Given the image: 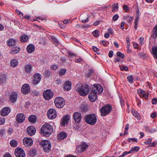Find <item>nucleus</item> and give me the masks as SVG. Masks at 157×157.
I'll list each match as a JSON object with an SVG mask.
<instances>
[{"label":"nucleus","instance_id":"obj_1","mask_svg":"<svg viewBox=\"0 0 157 157\" xmlns=\"http://www.w3.org/2000/svg\"><path fill=\"white\" fill-rule=\"evenodd\" d=\"M75 89L79 93V95L82 97L86 96L89 93L90 90L89 86L87 85H77L75 87Z\"/></svg>","mask_w":157,"mask_h":157},{"label":"nucleus","instance_id":"obj_2","mask_svg":"<svg viewBox=\"0 0 157 157\" xmlns=\"http://www.w3.org/2000/svg\"><path fill=\"white\" fill-rule=\"evenodd\" d=\"M53 130V127L51 125L45 124L42 126L41 128V133L45 136H48L52 133Z\"/></svg>","mask_w":157,"mask_h":157},{"label":"nucleus","instance_id":"obj_3","mask_svg":"<svg viewBox=\"0 0 157 157\" xmlns=\"http://www.w3.org/2000/svg\"><path fill=\"white\" fill-rule=\"evenodd\" d=\"M84 120L87 124L93 125L97 122V117L94 114H88L85 116Z\"/></svg>","mask_w":157,"mask_h":157},{"label":"nucleus","instance_id":"obj_4","mask_svg":"<svg viewBox=\"0 0 157 157\" xmlns=\"http://www.w3.org/2000/svg\"><path fill=\"white\" fill-rule=\"evenodd\" d=\"M112 109V107L109 104L103 106L100 109V112L102 116L104 117L110 113Z\"/></svg>","mask_w":157,"mask_h":157},{"label":"nucleus","instance_id":"obj_5","mask_svg":"<svg viewBox=\"0 0 157 157\" xmlns=\"http://www.w3.org/2000/svg\"><path fill=\"white\" fill-rule=\"evenodd\" d=\"M40 144L44 151L48 152L51 150V144L48 140H42L40 142Z\"/></svg>","mask_w":157,"mask_h":157},{"label":"nucleus","instance_id":"obj_6","mask_svg":"<svg viewBox=\"0 0 157 157\" xmlns=\"http://www.w3.org/2000/svg\"><path fill=\"white\" fill-rule=\"evenodd\" d=\"M54 103L56 106L59 108L63 107L65 105L64 100L61 97H56Z\"/></svg>","mask_w":157,"mask_h":157},{"label":"nucleus","instance_id":"obj_7","mask_svg":"<svg viewBox=\"0 0 157 157\" xmlns=\"http://www.w3.org/2000/svg\"><path fill=\"white\" fill-rule=\"evenodd\" d=\"M53 96L52 91L49 89L44 91L43 93V97L45 99L49 100L52 98Z\"/></svg>","mask_w":157,"mask_h":157},{"label":"nucleus","instance_id":"obj_8","mask_svg":"<svg viewBox=\"0 0 157 157\" xmlns=\"http://www.w3.org/2000/svg\"><path fill=\"white\" fill-rule=\"evenodd\" d=\"M41 79V76L40 74L36 73L33 75L32 84L34 85L38 84L40 82Z\"/></svg>","mask_w":157,"mask_h":157},{"label":"nucleus","instance_id":"obj_9","mask_svg":"<svg viewBox=\"0 0 157 157\" xmlns=\"http://www.w3.org/2000/svg\"><path fill=\"white\" fill-rule=\"evenodd\" d=\"M91 90L96 94H100L102 92L103 89L100 85L97 84L94 85L92 87H91Z\"/></svg>","mask_w":157,"mask_h":157},{"label":"nucleus","instance_id":"obj_10","mask_svg":"<svg viewBox=\"0 0 157 157\" xmlns=\"http://www.w3.org/2000/svg\"><path fill=\"white\" fill-rule=\"evenodd\" d=\"M47 116L51 119L55 118L57 116L56 112L55 109H49L47 112Z\"/></svg>","mask_w":157,"mask_h":157},{"label":"nucleus","instance_id":"obj_11","mask_svg":"<svg viewBox=\"0 0 157 157\" xmlns=\"http://www.w3.org/2000/svg\"><path fill=\"white\" fill-rule=\"evenodd\" d=\"M15 153L17 157H25V151L21 148L16 149Z\"/></svg>","mask_w":157,"mask_h":157},{"label":"nucleus","instance_id":"obj_12","mask_svg":"<svg viewBox=\"0 0 157 157\" xmlns=\"http://www.w3.org/2000/svg\"><path fill=\"white\" fill-rule=\"evenodd\" d=\"M88 147V145L85 143H82L77 147V149L79 152L81 153L84 151Z\"/></svg>","mask_w":157,"mask_h":157},{"label":"nucleus","instance_id":"obj_13","mask_svg":"<svg viewBox=\"0 0 157 157\" xmlns=\"http://www.w3.org/2000/svg\"><path fill=\"white\" fill-rule=\"evenodd\" d=\"M97 94L94 91L91 90L88 97L89 100L92 102H94L97 99Z\"/></svg>","mask_w":157,"mask_h":157},{"label":"nucleus","instance_id":"obj_14","mask_svg":"<svg viewBox=\"0 0 157 157\" xmlns=\"http://www.w3.org/2000/svg\"><path fill=\"white\" fill-rule=\"evenodd\" d=\"M21 91L24 94H28L30 91L29 85L28 84H25L22 85Z\"/></svg>","mask_w":157,"mask_h":157},{"label":"nucleus","instance_id":"obj_15","mask_svg":"<svg viewBox=\"0 0 157 157\" xmlns=\"http://www.w3.org/2000/svg\"><path fill=\"white\" fill-rule=\"evenodd\" d=\"M73 117L76 123H79L81 120L82 116L79 112H75L73 114Z\"/></svg>","mask_w":157,"mask_h":157},{"label":"nucleus","instance_id":"obj_16","mask_svg":"<svg viewBox=\"0 0 157 157\" xmlns=\"http://www.w3.org/2000/svg\"><path fill=\"white\" fill-rule=\"evenodd\" d=\"M23 141L24 145L26 147H30L33 144V141L31 138H25Z\"/></svg>","mask_w":157,"mask_h":157},{"label":"nucleus","instance_id":"obj_17","mask_svg":"<svg viewBox=\"0 0 157 157\" xmlns=\"http://www.w3.org/2000/svg\"><path fill=\"white\" fill-rule=\"evenodd\" d=\"M25 116L23 113L18 114L16 117V121L19 123H22L25 120Z\"/></svg>","mask_w":157,"mask_h":157},{"label":"nucleus","instance_id":"obj_18","mask_svg":"<svg viewBox=\"0 0 157 157\" xmlns=\"http://www.w3.org/2000/svg\"><path fill=\"white\" fill-rule=\"evenodd\" d=\"M70 119V117L68 115H67L63 117H62L61 119V124L62 126H65L66 124L68 123V121Z\"/></svg>","mask_w":157,"mask_h":157},{"label":"nucleus","instance_id":"obj_19","mask_svg":"<svg viewBox=\"0 0 157 157\" xmlns=\"http://www.w3.org/2000/svg\"><path fill=\"white\" fill-rule=\"evenodd\" d=\"M27 133L30 136H33L36 132V129L33 126L29 127L27 129Z\"/></svg>","mask_w":157,"mask_h":157},{"label":"nucleus","instance_id":"obj_20","mask_svg":"<svg viewBox=\"0 0 157 157\" xmlns=\"http://www.w3.org/2000/svg\"><path fill=\"white\" fill-rule=\"evenodd\" d=\"M17 94L16 93L12 92L10 95V99L12 102H14L17 100Z\"/></svg>","mask_w":157,"mask_h":157},{"label":"nucleus","instance_id":"obj_21","mask_svg":"<svg viewBox=\"0 0 157 157\" xmlns=\"http://www.w3.org/2000/svg\"><path fill=\"white\" fill-rule=\"evenodd\" d=\"M10 111V109L8 107L3 108L1 110V114L2 116H5L8 115Z\"/></svg>","mask_w":157,"mask_h":157},{"label":"nucleus","instance_id":"obj_22","mask_svg":"<svg viewBox=\"0 0 157 157\" xmlns=\"http://www.w3.org/2000/svg\"><path fill=\"white\" fill-rule=\"evenodd\" d=\"M32 69V66L31 64H27L25 65L24 67V69L25 73L29 74H30Z\"/></svg>","mask_w":157,"mask_h":157},{"label":"nucleus","instance_id":"obj_23","mask_svg":"<svg viewBox=\"0 0 157 157\" xmlns=\"http://www.w3.org/2000/svg\"><path fill=\"white\" fill-rule=\"evenodd\" d=\"M71 84L69 81H67L65 82L64 85V87L65 90L67 91L70 90L71 88Z\"/></svg>","mask_w":157,"mask_h":157},{"label":"nucleus","instance_id":"obj_24","mask_svg":"<svg viewBox=\"0 0 157 157\" xmlns=\"http://www.w3.org/2000/svg\"><path fill=\"white\" fill-rule=\"evenodd\" d=\"M26 49L28 53H32L35 50V47L33 45L30 44L27 46Z\"/></svg>","mask_w":157,"mask_h":157},{"label":"nucleus","instance_id":"obj_25","mask_svg":"<svg viewBox=\"0 0 157 157\" xmlns=\"http://www.w3.org/2000/svg\"><path fill=\"white\" fill-rule=\"evenodd\" d=\"M20 50V48L18 47H15L12 48L10 52L11 54H14L18 53Z\"/></svg>","mask_w":157,"mask_h":157},{"label":"nucleus","instance_id":"obj_26","mask_svg":"<svg viewBox=\"0 0 157 157\" xmlns=\"http://www.w3.org/2000/svg\"><path fill=\"white\" fill-rule=\"evenodd\" d=\"M16 43V40L13 39H10L7 42V45L10 46H13L15 45Z\"/></svg>","mask_w":157,"mask_h":157},{"label":"nucleus","instance_id":"obj_27","mask_svg":"<svg viewBox=\"0 0 157 157\" xmlns=\"http://www.w3.org/2000/svg\"><path fill=\"white\" fill-rule=\"evenodd\" d=\"M67 136V134L65 132H62L59 134L58 137L59 139L63 140L66 138Z\"/></svg>","mask_w":157,"mask_h":157},{"label":"nucleus","instance_id":"obj_28","mask_svg":"<svg viewBox=\"0 0 157 157\" xmlns=\"http://www.w3.org/2000/svg\"><path fill=\"white\" fill-rule=\"evenodd\" d=\"M29 39V36L26 35L21 36L20 37L21 42H27Z\"/></svg>","mask_w":157,"mask_h":157},{"label":"nucleus","instance_id":"obj_29","mask_svg":"<svg viewBox=\"0 0 157 157\" xmlns=\"http://www.w3.org/2000/svg\"><path fill=\"white\" fill-rule=\"evenodd\" d=\"M29 122L33 123H35L36 121V117L34 115H30L28 118Z\"/></svg>","mask_w":157,"mask_h":157},{"label":"nucleus","instance_id":"obj_30","mask_svg":"<svg viewBox=\"0 0 157 157\" xmlns=\"http://www.w3.org/2000/svg\"><path fill=\"white\" fill-rule=\"evenodd\" d=\"M29 154L32 157H34L36 154V151L35 149H32L28 151Z\"/></svg>","mask_w":157,"mask_h":157},{"label":"nucleus","instance_id":"obj_31","mask_svg":"<svg viewBox=\"0 0 157 157\" xmlns=\"http://www.w3.org/2000/svg\"><path fill=\"white\" fill-rule=\"evenodd\" d=\"M153 57L157 59V47H153L152 48Z\"/></svg>","mask_w":157,"mask_h":157},{"label":"nucleus","instance_id":"obj_32","mask_svg":"<svg viewBox=\"0 0 157 157\" xmlns=\"http://www.w3.org/2000/svg\"><path fill=\"white\" fill-rule=\"evenodd\" d=\"M132 112L133 115L136 118L138 119H140V116L136 111H135L134 109H132Z\"/></svg>","mask_w":157,"mask_h":157},{"label":"nucleus","instance_id":"obj_33","mask_svg":"<svg viewBox=\"0 0 157 157\" xmlns=\"http://www.w3.org/2000/svg\"><path fill=\"white\" fill-rule=\"evenodd\" d=\"M112 11L113 12H114L118 10V4L117 3L114 4L112 5Z\"/></svg>","mask_w":157,"mask_h":157},{"label":"nucleus","instance_id":"obj_34","mask_svg":"<svg viewBox=\"0 0 157 157\" xmlns=\"http://www.w3.org/2000/svg\"><path fill=\"white\" fill-rule=\"evenodd\" d=\"M67 71V69L64 68H62L59 72V75L62 76L65 75Z\"/></svg>","mask_w":157,"mask_h":157},{"label":"nucleus","instance_id":"obj_35","mask_svg":"<svg viewBox=\"0 0 157 157\" xmlns=\"http://www.w3.org/2000/svg\"><path fill=\"white\" fill-rule=\"evenodd\" d=\"M18 63L17 61L15 59H13L10 62V64L12 66L15 67L17 65Z\"/></svg>","mask_w":157,"mask_h":157},{"label":"nucleus","instance_id":"obj_36","mask_svg":"<svg viewBox=\"0 0 157 157\" xmlns=\"http://www.w3.org/2000/svg\"><path fill=\"white\" fill-rule=\"evenodd\" d=\"M10 144L11 146L15 147L17 146V143L16 140H12L10 141Z\"/></svg>","mask_w":157,"mask_h":157},{"label":"nucleus","instance_id":"obj_37","mask_svg":"<svg viewBox=\"0 0 157 157\" xmlns=\"http://www.w3.org/2000/svg\"><path fill=\"white\" fill-rule=\"evenodd\" d=\"M127 79L129 83H132L133 82V76L132 75H129L127 76Z\"/></svg>","mask_w":157,"mask_h":157},{"label":"nucleus","instance_id":"obj_38","mask_svg":"<svg viewBox=\"0 0 157 157\" xmlns=\"http://www.w3.org/2000/svg\"><path fill=\"white\" fill-rule=\"evenodd\" d=\"M145 92V91L144 90H142L140 89H139L137 90V93L138 94H139L140 97H141V96H142L144 94Z\"/></svg>","mask_w":157,"mask_h":157},{"label":"nucleus","instance_id":"obj_39","mask_svg":"<svg viewBox=\"0 0 157 157\" xmlns=\"http://www.w3.org/2000/svg\"><path fill=\"white\" fill-rule=\"evenodd\" d=\"M139 149V147L137 146H135L134 147H132L131 148V150L129 151V153H132L134 151H138Z\"/></svg>","mask_w":157,"mask_h":157},{"label":"nucleus","instance_id":"obj_40","mask_svg":"<svg viewBox=\"0 0 157 157\" xmlns=\"http://www.w3.org/2000/svg\"><path fill=\"white\" fill-rule=\"evenodd\" d=\"M149 94V93L148 92H145V94H144L142 96H141L140 97L141 98H145V99H148V95Z\"/></svg>","mask_w":157,"mask_h":157},{"label":"nucleus","instance_id":"obj_41","mask_svg":"<svg viewBox=\"0 0 157 157\" xmlns=\"http://www.w3.org/2000/svg\"><path fill=\"white\" fill-rule=\"evenodd\" d=\"M6 79V77L5 75H2L0 77V80L1 82L4 83L5 82Z\"/></svg>","mask_w":157,"mask_h":157},{"label":"nucleus","instance_id":"obj_42","mask_svg":"<svg viewBox=\"0 0 157 157\" xmlns=\"http://www.w3.org/2000/svg\"><path fill=\"white\" fill-rule=\"evenodd\" d=\"M93 35L95 37H98L99 36V31L98 30H95L92 33Z\"/></svg>","mask_w":157,"mask_h":157},{"label":"nucleus","instance_id":"obj_43","mask_svg":"<svg viewBox=\"0 0 157 157\" xmlns=\"http://www.w3.org/2000/svg\"><path fill=\"white\" fill-rule=\"evenodd\" d=\"M50 72L48 70H47L45 71V75L46 77H49L50 75Z\"/></svg>","mask_w":157,"mask_h":157},{"label":"nucleus","instance_id":"obj_44","mask_svg":"<svg viewBox=\"0 0 157 157\" xmlns=\"http://www.w3.org/2000/svg\"><path fill=\"white\" fill-rule=\"evenodd\" d=\"M117 56L121 58H123L124 57V55L122 54L121 52H117Z\"/></svg>","mask_w":157,"mask_h":157},{"label":"nucleus","instance_id":"obj_45","mask_svg":"<svg viewBox=\"0 0 157 157\" xmlns=\"http://www.w3.org/2000/svg\"><path fill=\"white\" fill-rule=\"evenodd\" d=\"M94 71L92 69H89L88 71L87 76L89 77L92 74H93Z\"/></svg>","mask_w":157,"mask_h":157},{"label":"nucleus","instance_id":"obj_46","mask_svg":"<svg viewBox=\"0 0 157 157\" xmlns=\"http://www.w3.org/2000/svg\"><path fill=\"white\" fill-rule=\"evenodd\" d=\"M121 71H127L128 70V67L126 66H122L120 68Z\"/></svg>","mask_w":157,"mask_h":157},{"label":"nucleus","instance_id":"obj_47","mask_svg":"<svg viewBox=\"0 0 157 157\" xmlns=\"http://www.w3.org/2000/svg\"><path fill=\"white\" fill-rule=\"evenodd\" d=\"M5 122V118L4 117H0V124H3Z\"/></svg>","mask_w":157,"mask_h":157},{"label":"nucleus","instance_id":"obj_48","mask_svg":"<svg viewBox=\"0 0 157 157\" xmlns=\"http://www.w3.org/2000/svg\"><path fill=\"white\" fill-rule=\"evenodd\" d=\"M123 9L125 10V12H127L128 11L129 9L127 5H124L123 6Z\"/></svg>","mask_w":157,"mask_h":157},{"label":"nucleus","instance_id":"obj_49","mask_svg":"<svg viewBox=\"0 0 157 157\" xmlns=\"http://www.w3.org/2000/svg\"><path fill=\"white\" fill-rule=\"evenodd\" d=\"M131 140L132 141H135L136 142H138V140L137 139H135V138H128V141L129 142H131Z\"/></svg>","mask_w":157,"mask_h":157},{"label":"nucleus","instance_id":"obj_50","mask_svg":"<svg viewBox=\"0 0 157 157\" xmlns=\"http://www.w3.org/2000/svg\"><path fill=\"white\" fill-rule=\"evenodd\" d=\"M119 18V16L117 14L115 15L113 17V19L114 21H116Z\"/></svg>","mask_w":157,"mask_h":157},{"label":"nucleus","instance_id":"obj_51","mask_svg":"<svg viewBox=\"0 0 157 157\" xmlns=\"http://www.w3.org/2000/svg\"><path fill=\"white\" fill-rule=\"evenodd\" d=\"M144 40V38L142 37H140L138 39V41L141 44V45H142L143 44V40Z\"/></svg>","mask_w":157,"mask_h":157},{"label":"nucleus","instance_id":"obj_52","mask_svg":"<svg viewBox=\"0 0 157 157\" xmlns=\"http://www.w3.org/2000/svg\"><path fill=\"white\" fill-rule=\"evenodd\" d=\"M52 40H53L54 42H55L56 44H58L59 42L57 39L55 37H52Z\"/></svg>","mask_w":157,"mask_h":157},{"label":"nucleus","instance_id":"obj_53","mask_svg":"<svg viewBox=\"0 0 157 157\" xmlns=\"http://www.w3.org/2000/svg\"><path fill=\"white\" fill-rule=\"evenodd\" d=\"M151 140H152L151 139L149 138L148 140L147 141H146L144 142V143L146 145H147L149 144H151Z\"/></svg>","mask_w":157,"mask_h":157},{"label":"nucleus","instance_id":"obj_54","mask_svg":"<svg viewBox=\"0 0 157 157\" xmlns=\"http://www.w3.org/2000/svg\"><path fill=\"white\" fill-rule=\"evenodd\" d=\"M58 66L56 64L52 65L51 66V68L55 70H56L58 68Z\"/></svg>","mask_w":157,"mask_h":157},{"label":"nucleus","instance_id":"obj_55","mask_svg":"<svg viewBox=\"0 0 157 157\" xmlns=\"http://www.w3.org/2000/svg\"><path fill=\"white\" fill-rule=\"evenodd\" d=\"M60 60L63 64L66 62V59L65 57H62L60 58Z\"/></svg>","mask_w":157,"mask_h":157},{"label":"nucleus","instance_id":"obj_56","mask_svg":"<svg viewBox=\"0 0 157 157\" xmlns=\"http://www.w3.org/2000/svg\"><path fill=\"white\" fill-rule=\"evenodd\" d=\"M140 12L139 11V9L138 7H137V9L136 11V16H138L140 17Z\"/></svg>","mask_w":157,"mask_h":157},{"label":"nucleus","instance_id":"obj_57","mask_svg":"<svg viewBox=\"0 0 157 157\" xmlns=\"http://www.w3.org/2000/svg\"><path fill=\"white\" fill-rule=\"evenodd\" d=\"M92 49L95 52H97L99 51V49L94 46L92 47Z\"/></svg>","mask_w":157,"mask_h":157},{"label":"nucleus","instance_id":"obj_58","mask_svg":"<svg viewBox=\"0 0 157 157\" xmlns=\"http://www.w3.org/2000/svg\"><path fill=\"white\" fill-rule=\"evenodd\" d=\"M151 102L153 104H156L157 103V99L156 98H153L151 101Z\"/></svg>","mask_w":157,"mask_h":157},{"label":"nucleus","instance_id":"obj_59","mask_svg":"<svg viewBox=\"0 0 157 157\" xmlns=\"http://www.w3.org/2000/svg\"><path fill=\"white\" fill-rule=\"evenodd\" d=\"M113 54V51L111 50L109 52V57L111 58L112 57Z\"/></svg>","mask_w":157,"mask_h":157},{"label":"nucleus","instance_id":"obj_60","mask_svg":"<svg viewBox=\"0 0 157 157\" xmlns=\"http://www.w3.org/2000/svg\"><path fill=\"white\" fill-rule=\"evenodd\" d=\"M156 113L154 112L151 114V117L152 118H154L156 117Z\"/></svg>","mask_w":157,"mask_h":157},{"label":"nucleus","instance_id":"obj_61","mask_svg":"<svg viewBox=\"0 0 157 157\" xmlns=\"http://www.w3.org/2000/svg\"><path fill=\"white\" fill-rule=\"evenodd\" d=\"M125 24V22H124V21L122 22L121 23V29H123V30L124 29V25Z\"/></svg>","mask_w":157,"mask_h":157},{"label":"nucleus","instance_id":"obj_62","mask_svg":"<svg viewBox=\"0 0 157 157\" xmlns=\"http://www.w3.org/2000/svg\"><path fill=\"white\" fill-rule=\"evenodd\" d=\"M81 61V59L79 57H78V58H77L75 59V63H77L80 62V61Z\"/></svg>","mask_w":157,"mask_h":157},{"label":"nucleus","instance_id":"obj_63","mask_svg":"<svg viewBox=\"0 0 157 157\" xmlns=\"http://www.w3.org/2000/svg\"><path fill=\"white\" fill-rule=\"evenodd\" d=\"M157 143L156 142H154L151 143V144L150 146L151 147H154L156 144H157Z\"/></svg>","mask_w":157,"mask_h":157},{"label":"nucleus","instance_id":"obj_64","mask_svg":"<svg viewBox=\"0 0 157 157\" xmlns=\"http://www.w3.org/2000/svg\"><path fill=\"white\" fill-rule=\"evenodd\" d=\"M121 60V59L119 57H117L114 60V61L115 63H116L117 62H119Z\"/></svg>","mask_w":157,"mask_h":157}]
</instances>
